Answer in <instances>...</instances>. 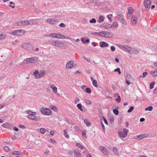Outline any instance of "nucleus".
I'll list each match as a JSON object with an SVG mask.
<instances>
[{"instance_id":"obj_17","label":"nucleus","mask_w":157,"mask_h":157,"mask_svg":"<svg viewBox=\"0 0 157 157\" xmlns=\"http://www.w3.org/2000/svg\"><path fill=\"white\" fill-rule=\"evenodd\" d=\"M50 88L52 89L53 92L55 94L56 93L57 91V88L55 86V85L54 84H51L50 85Z\"/></svg>"},{"instance_id":"obj_58","label":"nucleus","mask_w":157,"mask_h":157,"mask_svg":"<svg viewBox=\"0 0 157 157\" xmlns=\"http://www.w3.org/2000/svg\"><path fill=\"white\" fill-rule=\"evenodd\" d=\"M50 141L51 143H52L53 144H56V141L53 139H50Z\"/></svg>"},{"instance_id":"obj_31","label":"nucleus","mask_w":157,"mask_h":157,"mask_svg":"<svg viewBox=\"0 0 157 157\" xmlns=\"http://www.w3.org/2000/svg\"><path fill=\"white\" fill-rule=\"evenodd\" d=\"M84 101L87 105H91V101L90 100L87 99H85L84 100Z\"/></svg>"},{"instance_id":"obj_45","label":"nucleus","mask_w":157,"mask_h":157,"mask_svg":"<svg viewBox=\"0 0 157 157\" xmlns=\"http://www.w3.org/2000/svg\"><path fill=\"white\" fill-rule=\"evenodd\" d=\"M86 92L87 93L90 94L91 92V90L90 88L88 87L86 89Z\"/></svg>"},{"instance_id":"obj_47","label":"nucleus","mask_w":157,"mask_h":157,"mask_svg":"<svg viewBox=\"0 0 157 157\" xmlns=\"http://www.w3.org/2000/svg\"><path fill=\"white\" fill-rule=\"evenodd\" d=\"M10 6H9L10 7L13 8H15V6H14L15 4L14 3H13L12 2H10Z\"/></svg>"},{"instance_id":"obj_1","label":"nucleus","mask_w":157,"mask_h":157,"mask_svg":"<svg viewBox=\"0 0 157 157\" xmlns=\"http://www.w3.org/2000/svg\"><path fill=\"white\" fill-rule=\"evenodd\" d=\"M113 34L112 33L103 31L99 32V36L103 37H111L113 36Z\"/></svg>"},{"instance_id":"obj_35","label":"nucleus","mask_w":157,"mask_h":157,"mask_svg":"<svg viewBox=\"0 0 157 157\" xmlns=\"http://www.w3.org/2000/svg\"><path fill=\"white\" fill-rule=\"evenodd\" d=\"M153 109V107L152 106H150L146 108L145 110V111H151Z\"/></svg>"},{"instance_id":"obj_42","label":"nucleus","mask_w":157,"mask_h":157,"mask_svg":"<svg viewBox=\"0 0 157 157\" xmlns=\"http://www.w3.org/2000/svg\"><path fill=\"white\" fill-rule=\"evenodd\" d=\"M51 108L52 110H53L55 111H56L58 110L57 108V107H56V106H54V105L52 106L51 107Z\"/></svg>"},{"instance_id":"obj_51","label":"nucleus","mask_w":157,"mask_h":157,"mask_svg":"<svg viewBox=\"0 0 157 157\" xmlns=\"http://www.w3.org/2000/svg\"><path fill=\"white\" fill-rule=\"evenodd\" d=\"M134 109V108L133 106H131L129 109L128 110V112L130 113Z\"/></svg>"},{"instance_id":"obj_64","label":"nucleus","mask_w":157,"mask_h":157,"mask_svg":"<svg viewBox=\"0 0 157 157\" xmlns=\"http://www.w3.org/2000/svg\"><path fill=\"white\" fill-rule=\"evenodd\" d=\"M125 82L128 85H129L130 84V82L128 80H126Z\"/></svg>"},{"instance_id":"obj_34","label":"nucleus","mask_w":157,"mask_h":157,"mask_svg":"<svg viewBox=\"0 0 157 157\" xmlns=\"http://www.w3.org/2000/svg\"><path fill=\"white\" fill-rule=\"evenodd\" d=\"M92 84L95 87H98V83L96 80H93L92 82Z\"/></svg>"},{"instance_id":"obj_8","label":"nucleus","mask_w":157,"mask_h":157,"mask_svg":"<svg viewBox=\"0 0 157 157\" xmlns=\"http://www.w3.org/2000/svg\"><path fill=\"white\" fill-rule=\"evenodd\" d=\"M151 2L150 0H144V5L147 10H148L151 7Z\"/></svg>"},{"instance_id":"obj_53","label":"nucleus","mask_w":157,"mask_h":157,"mask_svg":"<svg viewBox=\"0 0 157 157\" xmlns=\"http://www.w3.org/2000/svg\"><path fill=\"white\" fill-rule=\"evenodd\" d=\"M125 78L126 80H129L131 78V76L130 75L128 74L126 75Z\"/></svg>"},{"instance_id":"obj_36","label":"nucleus","mask_w":157,"mask_h":157,"mask_svg":"<svg viewBox=\"0 0 157 157\" xmlns=\"http://www.w3.org/2000/svg\"><path fill=\"white\" fill-rule=\"evenodd\" d=\"M104 21V17L102 16H100L99 17V21H98V22L100 23V22H103Z\"/></svg>"},{"instance_id":"obj_52","label":"nucleus","mask_w":157,"mask_h":157,"mask_svg":"<svg viewBox=\"0 0 157 157\" xmlns=\"http://www.w3.org/2000/svg\"><path fill=\"white\" fill-rule=\"evenodd\" d=\"M3 149L6 151H8L9 150V148L8 146H5L3 147Z\"/></svg>"},{"instance_id":"obj_43","label":"nucleus","mask_w":157,"mask_h":157,"mask_svg":"<svg viewBox=\"0 0 157 157\" xmlns=\"http://www.w3.org/2000/svg\"><path fill=\"white\" fill-rule=\"evenodd\" d=\"M113 113L116 115H117L119 114V111L117 109H113Z\"/></svg>"},{"instance_id":"obj_4","label":"nucleus","mask_w":157,"mask_h":157,"mask_svg":"<svg viewBox=\"0 0 157 157\" xmlns=\"http://www.w3.org/2000/svg\"><path fill=\"white\" fill-rule=\"evenodd\" d=\"M24 33V30L22 29H17L13 31L11 34L14 35L22 36Z\"/></svg>"},{"instance_id":"obj_6","label":"nucleus","mask_w":157,"mask_h":157,"mask_svg":"<svg viewBox=\"0 0 157 157\" xmlns=\"http://www.w3.org/2000/svg\"><path fill=\"white\" fill-rule=\"evenodd\" d=\"M45 71H42L40 72L39 73L37 70H36L34 73V75H35L36 78H38L43 77L45 74Z\"/></svg>"},{"instance_id":"obj_44","label":"nucleus","mask_w":157,"mask_h":157,"mask_svg":"<svg viewBox=\"0 0 157 157\" xmlns=\"http://www.w3.org/2000/svg\"><path fill=\"white\" fill-rule=\"evenodd\" d=\"M147 72H144L143 73V75H140V77H142V78H143L145 77L146 76V75H147Z\"/></svg>"},{"instance_id":"obj_55","label":"nucleus","mask_w":157,"mask_h":157,"mask_svg":"<svg viewBox=\"0 0 157 157\" xmlns=\"http://www.w3.org/2000/svg\"><path fill=\"white\" fill-rule=\"evenodd\" d=\"M79 101V99L78 97H76L75 101V104H76L77 102H78Z\"/></svg>"},{"instance_id":"obj_62","label":"nucleus","mask_w":157,"mask_h":157,"mask_svg":"<svg viewBox=\"0 0 157 157\" xmlns=\"http://www.w3.org/2000/svg\"><path fill=\"white\" fill-rule=\"evenodd\" d=\"M103 120L105 122V123L107 124H108V122L106 120V119L104 117H103Z\"/></svg>"},{"instance_id":"obj_26","label":"nucleus","mask_w":157,"mask_h":157,"mask_svg":"<svg viewBox=\"0 0 157 157\" xmlns=\"http://www.w3.org/2000/svg\"><path fill=\"white\" fill-rule=\"evenodd\" d=\"M76 146L80 148L81 149H85L87 151V149L85 147L83 146L81 144H80L78 143L76 144Z\"/></svg>"},{"instance_id":"obj_16","label":"nucleus","mask_w":157,"mask_h":157,"mask_svg":"<svg viewBox=\"0 0 157 157\" xmlns=\"http://www.w3.org/2000/svg\"><path fill=\"white\" fill-rule=\"evenodd\" d=\"M74 154L76 157H81V154L78 150H75L74 151Z\"/></svg>"},{"instance_id":"obj_37","label":"nucleus","mask_w":157,"mask_h":157,"mask_svg":"<svg viewBox=\"0 0 157 157\" xmlns=\"http://www.w3.org/2000/svg\"><path fill=\"white\" fill-rule=\"evenodd\" d=\"M84 122L87 126H89L90 125V124L88 120L87 119L84 120Z\"/></svg>"},{"instance_id":"obj_20","label":"nucleus","mask_w":157,"mask_h":157,"mask_svg":"<svg viewBox=\"0 0 157 157\" xmlns=\"http://www.w3.org/2000/svg\"><path fill=\"white\" fill-rule=\"evenodd\" d=\"M131 23L132 24L135 25L137 22V19L136 17L133 15L131 18Z\"/></svg>"},{"instance_id":"obj_9","label":"nucleus","mask_w":157,"mask_h":157,"mask_svg":"<svg viewBox=\"0 0 157 157\" xmlns=\"http://www.w3.org/2000/svg\"><path fill=\"white\" fill-rule=\"evenodd\" d=\"M99 149L105 155H107L109 153L108 150L106 147L104 146L100 147Z\"/></svg>"},{"instance_id":"obj_7","label":"nucleus","mask_w":157,"mask_h":157,"mask_svg":"<svg viewBox=\"0 0 157 157\" xmlns=\"http://www.w3.org/2000/svg\"><path fill=\"white\" fill-rule=\"evenodd\" d=\"M17 26H25L30 25V22L28 21H20L15 23Z\"/></svg>"},{"instance_id":"obj_3","label":"nucleus","mask_w":157,"mask_h":157,"mask_svg":"<svg viewBox=\"0 0 157 157\" xmlns=\"http://www.w3.org/2000/svg\"><path fill=\"white\" fill-rule=\"evenodd\" d=\"M41 113L46 115H50L51 114V111L49 109L42 107L40 109Z\"/></svg>"},{"instance_id":"obj_32","label":"nucleus","mask_w":157,"mask_h":157,"mask_svg":"<svg viewBox=\"0 0 157 157\" xmlns=\"http://www.w3.org/2000/svg\"><path fill=\"white\" fill-rule=\"evenodd\" d=\"M6 35L0 34V40L3 39L6 37Z\"/></svg>"},{"instance_id":"obj_54","label":"nucleus","mask_w":157,"mask_h":157,"mask_svg":"<svg viewBox=\"0 0 157 157\" xmlns=\"http://www.w3.org/2000/svg\"><path fill=\"white\" fill-rule=\"evenodd\" d=\"M116 101L119 102L121 101V98L120 96L119 95H118L117 97V98L116 99Z\"/></svg>"},{"instance_id":"obj_2","label":"nucleus","mask_w":157,"mask_h":157,"mask_svg":"<svg viewBox=\"0 0 157 157\" xmlns=\"http://www.w3.org/2000/svg\"><path fill=\"white\" fill-rule=\"evenodd\" d=\"M118 47L124 51L128 52V53H131L130 50L131 49V47L128 45H123L119 44Z\"/></svg>"},{"instance_id":"obj_50","label":"nucleus","mask_w":157,"mask_h":157,"mask_svg":"<svg viewBox=\"0 0 157 157\" xmlns=\"http://www.w3.org/2000/svg\"><path fill=\"white\" fill-rule=\"evenodd\" d=\"M64 135L67 138H68L69 137V135L67 134V131L65 130H64Z\"/></svg>"},{"instance_id":"obj_33","label":"nucleus","mask_w":157,"mask_h":157,"mask_svg":"<svg viewBox=\"0 0 157 157\" xmlns=\"http://www.w3.org/2000/svg\"><path fill=\"white\" fill-rule=\"evenodd\" d=\"M46 130L44 128H41L40 129V132L42 134H44L46 132Z\"/></svg>"},{"instance_id":"obj_24","label":"nucleus","mask_w":157,"mask_h":157,"mask_svg":"<svg viewBox=\"0 0 157 157\" xmlns=\"http://www.w3.org/2000/svg\"><path fill=\"white\" fill-rule=\"evenodd\" d=\"M56 36L57 37H56V38L60 39H64L65 38V36L60 34L57 33Z\"/></svg>"},{"instance_id":"obj_40","label":"nucleus","mask_w":157,"mask_h":157,"mask_svg":"<svg viewBox=\"0 0 157 157\" xmlns=\"http://www.w3.org/2000/svg\"><path fill=\"white\" fill-rule=\"evenodd\" d=\"M78 108L81 111H83V109L82 108V105L81 104H78L77 105Z\"/></svg>"},{"instance_id":"obj_13","label":"nucleus","mask_w":157,"mask_h":157,"mask_svg":"<svg viewBox=\"0 0 157 157\" xmlns=\"http://www.w3.org/2000/svg\"><path fill=\"white\" fill-rule=\"evenodd\" d=\"M22 47L25 49L28 50L30 48V44L28 43H24L22 44Z\"/></svg>"},{"instance_id":"obj_46","label":"nucleus","mask_w":157,"mask_h":157,"mask_svg":"<svg viewBox=\"0 0 157 157\" xmlns=\"http://www.w3.org/2000/svg\"><path fill=\"white\" fill-rule=\"evenodd\" d=\"M133 9L131 7H129L128 8V13L131 14L132 13L133 11Z\"/></svg>"},{"instance_id":"obj_22","label":"nucleus","mask_w":157,"mask_h":157,"mask_svg":"<svg viewBox=\"0 0 157 157\" xmlns=\"http://www.w3.org/2000/svg\"><path fill=\"white\" fill-rule=\"evenodd\" d=\"M151 74L153 77L156 76H157V70L154 69L151 70Z\"/></svg>"},{"instance_id":"obj_29","label":"nucleus","mask_w":157,"mask_h":157,"mask_svg":"<svg viewBox=\"0 0 157 157\" xmlns=\"http://www.w3.org/2000/svg\"><path fill=\"white\" fill-rule=\"evenodd\" d=\"M109 119L111 123L114 122V117L113 116H110L109 117Z\"/></svg>"},{"instance_id":"obj_27","label":"nucleus","mask_w":157,"mask_h":157,"mask_svg":"<svg viewBox=\"0 0 157 157\" xmlns=\"http://www.w3.org/2000/svg\"><path fill=\"white\" fill-rule=\"evenodd\" d=\"M56 35L57 33H51L49 34L48 36L52 38H56V37H57Z\"/></svg>"},{"instance_id":"obj_21","label":"nucleus","mask_w":157,"mask_h":157,"mask_svg":"<svg viewBox=\"0 0 157 157\" xmlns=\"http://www.w3.org/2000/svg\"><path fill=\"white\" fill-rule=\"evenodd\" d=\"M63 44V43L59 41H56L55 46H56L58 47H60L62 46Z\"/></svg>"},{"instance_id":"obj_11","label":"nucleus","mask_w":157,"mask_h":157,"mask_svg":"<svg viewBox=\"0 0 157 157\" xmlns=\"http://www.w3.org/2000/svg\"><path fill=\"white\" fill-rule=\"evenodd\" d=\"M74 62L72 61H69L66 64V68L67 69H71L73 66Z\"/></svg>"},{"instance_id":"obj_57","label":"nucleus","mask_w":157,"mask_h":157,"mask_svg":"<svg viewBox=\"0 0 157 157\" xmlns=\"http://www.w3.org/2000/svg\"><path fill=\"white\" fill-rule=\"evenodd\" d=\"M113 26L115 27H117L118 26V24L117 22H114L113 24Z\"/></svg>"},{"instance_id":"obj_25","label":"nucleus","mask_w":157,"mask_h":157,"mask_svg":"<svg viewBox=\"0 0 157 157\" xmlns=\"http://www.w3.org/2000/svg\"><path fill=\"white\" fill-rule=\"evenodd\" d=\"M12 154L17 155H21L23 154V153L19 151H15L12 152Z\"/></svg>"},{"instance_id":"obj_10","label":"nucleus","mask_w":157,"mask_h":157,"mask_svg":"<svg viewBox=\"0 0 157 157\" xmlns=\"http://www.w3.org/2000/svg\"><path fill=\"white\" fill-rule=\"evenodd\" d=\"M148 136L147 133H144L137 136V137H138V140H140L143 138L147 137Z\"/></svg>"},{"instance_id":"obj_30","label":"nucleus","mask_w":157,"mask_h":157,"mask_svg":"<svg viewBox=\"0 0 157 157\" xmlns=\"http://www.w3.org/2000/svg\"><path fill=\"white\" fill-rule=\"evenodd\" d=\"M117 17H118V20L119 21L121 20V19H123V15L121 14H118L117 15Z\"/></svg>"},{"instance_id":"obj_41","label":"nucleus","mask_w":157,"mask_h":157,"mask_svg":"<svg viewBox=\"0 0 157 157\" xmlns=\"http://www.w3.org/2000/svg\"><path fill=\"white\" fill-rule=\"evenodd\" d=\"M122 24L126 25L127 23L125 20L123 18L119 21Z\"/></svg>"},{"instance_id":"obj_12","label":"nucleus","mask_w":157,"mask_h":157,"mask_svg":"<svg viewBox=\"0 0 157 157\" xmlns=\"http://www.w3.org/2000/svg\"><path fill=\"white\" fill-rule=\"evenodd\" d=\"M25 61L27 62L30 63H34L36 61V58L34 57L27 58Z\"/></svg>"},{"instance_id":"obj_39","label":"nucleus","mask_w":157,"mask_h":157,"mask_svg":"<svg viewBox=\"0 0 157 157\" xmlns=\"http://www.w3.org/2000/svg\"><path fill=\"white\" fill-rule=\"evenodd\" d=\"M56 41V40H50L48 41V42L50 44L55 46Z\"/></svg>"},{"instance_id":"obj_15","label":"nucleus","mask_w":157,"mask_h":157,"mask_svg":"<svg viewBox=\"0 0 157 157\" xmlns=\"http://www.w3.org/2000/svg\"><path fill=\"white\" fill-rule=\"evenodd\" d=\"M27 117L29 119H31L34 121H38V118L37 117L35 116L28 115L27 116Z\"/></svg>"},{"instance_id":"obj_60","label":"nucleus","mask_w":157,"mask_h":157,"mask_svg":"<svg viewBox=\"0 0 157 157\" xmlns=\"http://www.w3.org/2000/svg\"><path fill=\"white\" fill-rule=\"evenodd\" d=\"M59 26L60 27H65L66 26V25L65 24H64L63 23H61L60 24Z\"/></svg>"},{"instance_id":"obj_28","label":"nucleus","mask_w":157,"mask_h":157,"mask_svg":"<svg viewBox=\"0 0 157 157\" xmlns=\"http://www.w3.org/2000/svg\"><path fill=\"white\" fill-rule=\"evenodd\" d=\"M113 152L116 155H117L119 154L118 151L116 147H114L113 148Z\"/></svg>"},{"instance_id":"obj_38","label":"nucleus","mask_w":157,"mask_h":157,"mask_svg":"<svg viewBox=\"0 0 157 157\" xmlns=\"http://www.w3.org/2000/svg\"><path fill=\"white\" fill-rule=\"evenodd\" d=\"M155 84V82H154V81L152 82L150 84L149 88L151 89H153L154 87Z\"/></svg>"},{"instance_id":"obj_19","label":"nucleus","mask_w":157,"mask_h":157,"mask_svg":"<svg viewBox=\"0 0 157 157\" xmlns=\"http://www.w3.org/2000/svg\"><path fill=\"white\" fill-rule=\"evenodd\" d=\"M47 21L48 23L52 24H55L56 22V21L51 18L48 19Z\"/></svg>"},{"instance_id":"obj_23","label":"nucleus","mask_w":157,"mask_h":157,"mask_svg":"<svg viewBox=\"0 0 157 157\" xmlns=\"http://www.w3.org/2000/svg\"><path fill=\"white\" fill-rule=\"evenodd\" d=\"M2 126L4 128L9 129L10 128L11 126V125L7 123H4V124H2Z\"/></svg>"},{"instance_id":"obj_59","label":"nucleus","mask_w":157,"mask_h":157,"mask_svg":"<svg viewBox=\"0 0 157 157\" xmlns=\"http://www.w3.org/2000/svg\"><path fill=\"white\" fill-rule=\"evenodd\" d=\"M111 50L112 51H114L116 49L115 47L114 46H111L110 47Z\"/></svg>"},{"instance_id":"obj_63","label":"nucleus","mask_w":157,"mask_h":157,"mask_svg":"<svg viewBox=\"0 0 157 157\" xmlns=\"http://www.w3.org/2000/svg\"><path fill=\"white\" fill-rule=\"evenodd\" d=\"M74 128L75 129L79 131L80 130L78 126H75L74 127Z\"/></svg>"},{"instance_id":"obj_61","label":"nucleus","mask_w":157,"mask_h":157,"mask_svg":"<svg viewBox=\"0 0 157 157\" xmlns=\"http://www.w3.org/2000/svg\"><path fill=\"white\" fill-rule=\"evenodd\" d=\"M19 128H22V129H25V127L22 125H19Z\"/></svg>"},{"instance_id":"obj_48","label":"nucleus","mask_w":157,"mask_h":157,"mask_svg":"<svg viewBox=\"0 0 157 157\" xmlns=\"http://www.w3.org/2000/svg\"><path fill=\"white\" fill-rule=\"evenodd\" d=\"M90 22L91 23H95L96 22V20L95 18H92L91 20H90Z\"/></svg>"},{"instance_id":"obj_18","label":"nucleus","mask_w":157,"mask_h":157,"mask_svg":"<svg viewBox=\"0 0 157 157\" xmlns=\"http://www.w3.org/2000/svg\"><path fill=\"white\" fill-rule=\"evenodd\" d=\"M130 52L131 53H129L130 54H138L139 53V51L136 49L134 48H131V49L130 50Z\"/></svg>"},{"instance_id":"obj_49","label":"nucleus","mask_w":157,"mask_h":157,"mask_svg":"<svg viewBox=\"0 0 157 157\" xmlns=\"http://www.w3.org/2000/svg\"><path fill=\"white\" fill-rule=\"evenodd\" d=\"M105 28L107 29H110L112 28V26L111 24H108L105 26Z\"/></svg>"},{"instance_id":"obj_14","label":"nucleus","mask_w":157,"mask_h":157,"mask_svg":"<svg viewBox=\"0 0 157 157\" xmlns=\"http://www.w3.org/2000/svg\"><path fill=\"white\" fill-rule=\"evenodd\" d=\"M99 45L101 47H107L109 46V44L107 43H106L103 41H100L99 42Z\"/></svg>"},{"instance_id":"obj_56","label":"nucleus","mask_w":157,"mask_h":157,"mask_svg":"<svg viewBox=\"0 0 157 157\" xmlns=\"http://www.w3.org/2000/svg\"><path fill=\"white\" fill-rule=\"evenodd\" d=\"M92 35L96 36H99V32H94L92 33Z\"/></svg>"},{"instance_id":"obj_5","label":"nucleus","mask_w":157,"mask_h":157,"mask_svg":"<svg viewBox=\"0 0 157 157\" xmlns=\"http://www.w3.org/2000/svg\"><path fill=\"white\" fill-rule=\"evenodd\" d=\"M128 132V130H127L125 128H124L122 131H120L119 132V136L123 138H125L127 136Z\"/></svg>"}]
</instances>
